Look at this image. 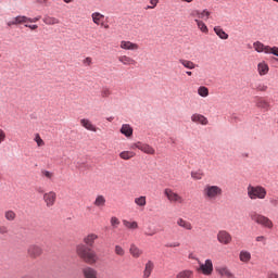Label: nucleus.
Segmentation results:
<instances>
[{"label": "nucleus", "mask_w": 278, "mask_h": 278, "mask_svg": "<svg viewBox=\"0 0 278 278\" xmlns=\"http://www.w3.org/2000/svg\"><path fill=\"white\" fill-rule=\"evenodd\" d=\"M97 240H99V235L91 232L84 238L83 242L85 244H78L76 247V254L78 257L83 260L85 264H89L90 266H94V264L99 262V254H97L91 248H88L94 247V242H97Z\"/></svg>", "instance_id": "obj_1"}, {"label": "nucleus", "mask_w": 278, "mask_h": 278, "mask_svg": "<svg viewBox=\"0 0 278 278\" xmlns=\"http://www.w3.org/2000/svg\"><path fill=\"white\" fill-rule=\"evenodd\" d=\"M202 194L206 201H216L223 197V188L217 185H206L203 188Z\"/></svg>", "instance_id": "obj_2"}, {"label": "nucleus", "mask_w": 278, "mask_h": 278, "mask_svg": "<svg viewBox=\"0 0 278 278\" xmlns=\"http://www.w3.org/2000/svg\"><path fill=\"white\" fill-rule=\"evenodd\" d=\"M249 216L253 223L261 225V227H264L265 229H273L275 227L273 219L268 218L266 215L252 211Z\"/></svg>", "instance_id": "obj_3"}, {"label": "nucleus", "mask_w": 278, "mask_h": 278, "mask_svg": "<svg viewBox=\"0 0 278 278\" xmlns=\"http://www.w3.org/2000/svg\"><path fill=\"white\" fill-rule=\"evenodd\" d=\"M247 192L251 201H255L257 199L264 200L266 199V194H267L266 188L262 186H253V185L248 186Z\"/></svg>", "instance_id": "obj_4"}, {"label": "nucleus", "mask_w": 278, "mask_h": 278, "mask_svg": "<svg viewBox=\"0 0 278 278\" xmlns=\"http://www.w3.org/2000/svg\"><path fill=\"white\" fill-rule=\"evenodd\" d=\"M190 18H193V21H210L212 18V12H210L207 9L199 10L193 9L189 13Z\"/></svg>", "instance_id": "obj_5"}, {"label": "nucleus", "mask_w": 278, "mask_h": 278, "mask_svg": "<svg viewBox=\"0 0 278 278\" xmlns=\"http://www.w3.org/2000/svg\"><path fill=\"white\" fill-rule=\"evenodd\" d=\"M164 197H166L167 201L169 203H179L182 204L185 202L184 197H181L179 193L175 192V190L170 188H165L163 191Z\"/></svg>", "instance_id": "obj_6"}, {"label": "nucleus", "mask_w": 278, "mask_h": 278, "mask_svg": "<svg viewBox=\"0 0 278 278\" xmlns=\"http://www.w3.org/2000/svg\"><path fill=\"white\" fill-rule=\"evenodd\" d=\"M130 149H139V151H142L147 155H155V148L140 141L132 143Z\"/></svg>", "instance_id": "obj_7"}, {"label": "nucleus", "mask_w": 278, "mask_h": 278, "mask_svg": "<svg viewBox=\"0 0 278 278\" xmlns=\"http://www.w3.org/2000/svg\"><path fill=\"white\" fill-rule=\"evenodd\" d=\"M233 240V237L231 236V233H229V231L227 230H219L217 232V242H219V244H231Z\"/></svg>", "instance_id": "obj_8"}, {"label": "nucleus", "mask_w": 278, "mask_h": 278, "mask_svg": "<svg viewBox=\"0 0 278 278\" xmlns=\"http://www.w3.org/2000/svg\"><path fill=\"white\" fill-rule=\"evenodd\" d=\"M55 201H58V193H55V191H48L43 193L46 207H53V205H55Z\"/></svg>", "instance_id": "obj_9"}, {"label": "nucleus", "mask_w": 278, "mask_h": 278, "mask_svg": "<svg viewBox=\"0 0 278 278\" xmlns=\"http://www.w3.org/2000/svg\"><path fill=\"white\" fill-rule=\"evenodd\" d=\"M27 255L31 260H37V257L42 255V248L38 244H30L27 249Z\"/></svg>", "instance_id": "obj_10"}, {"label": "nucleus", "mask_w": 278, "mask_h": 278, "mask_svg": "<svg viewBox=\"0 0 278 278\" xmlns=\"http://www.w3.org/2000/svg\"><path fill=\"white\" fill-rule=\"evenodd\" d=\"M199 270L206 277H210V275L214 273V264L212 263V260H206L204 263H201Z\"/></svg>", "instance_id": "obj_11"}, {"label": "nucleus", "mask_w": 278, "mask_h": 278, "mask_svg": "<svg viewBox=\"0 0 278 278\" xmlns=\"http://www.w3.org/2000/svg\"><path fill=\"white\" fill-rule=\"evenodd\" d=\"M119 48L123 49L124 51H138L140 49V46L129 40H122L119 42Z\"/></svg>", "instance_id": "obj_12"}, {"label": "nucleus", "mask_w": 278, "mask_h": 278, "mask_svg": "<svg viewBox=\"0 0 278 278\" xmlns=\"http://www.w3.org/2000/svg\"><path fill=\"white\" fill-rule=\"evenodd\" d=\"M216 273L222 278H236V275H233L231 273V269H229V267H227V266L216 267Z\"/></svg>", "instance_id": "obj_13"}, {"label": "nucleus", "mask_w": 278, "mask_h": 278, "mask_svg": "<svg viewBox=\"0 0 278 278\" xmlns=\"http://www.w3.org/2000/svg\"><path fill=\"white\" fill-rule=\"evenodd\" d=\"M118 62L121 64H123V66H136V64H138V62L128 55H121L117 58Z\"/></svg>", "instance_id": "obj_14"}, {"label": "nucleus", "mask_w": 278, "mask_h": 278, "mask_svg": "<svg viewBox=\"0 0 278 278\" xmlns=\"http://www.w3.org/2000/svg\"><path fill=\"white\" fill-rule=\"evenodd\" d=\"M191 121L193 123H195L197 125H208L210 121L207 119V117H205L204 115L202 114H199V113H194L191 115Z\"/></svg>", "instance_id": "obj_15"}, {"label": "nucleus", "mask_w": 278, "mask_h": 278, "mask_svg": "<svg viewBox=\"0 0 278 278\" xmlns=\"http://www.w3.org/2000/svg\"><path fill=\"white\" fill-rule=\"evenodd\" d=\"M84 278H99V271L93 267H85L83 269Z\"/></svg>", "instance_id": "obj_16"}, {"label": "nucleus", "mask_w": 278, "mask_h": 278, "mask_svg": "<svg viewBox=\"0 0 278 278\" xmlns=\"http://www.w3.org/2000/svg\"><path fill=\"white\" fill-rule=\"evenodd\" d=\"M253 48H254V51H256L257 53H266V54H268L270 46H266V45H264L261 41H255L253 43Z\"/></svg>", "instance_id": "obj_17"}, {"label": "nucleus", "mask_w": 278, "mask_h": 278, "mask_svg": "<svg viewBox=\"0 0 278 278\" xmlns=\"http://www.w3.org/2000/svg\"><path fill=\"white\" fill-rule=\"evenodd\" d=\"M268 71H270V67L265 61L257 64V73L261 77H264V75H268Z\"/></svg>", "instance_id": "obj_18"}, {"label": "nucleus", "mask_w": 278, "mask_h": 278, "mask_svg": "<svg viewBox=\"0 0 278 278\" xmlns=\"http://www.w3.org/2000/svg\"><path fill=\"white\" fill-rule=\"evenodd\" d=\"M91 18H92V22L94 23V25H100L101 27H103V25H104L103 21L105 20V15H103L99 12H93L91 14Z\"/></svg>", "instance_id": "obj_19"}, {"label": "nucleus", "mask_w": 278, "mask_h": 278, "mask_svg": "<svg viewBox=\"0 0 278 278\" xmlns=\"http://www.w3.org/2000/svg\"><path fill=\"white\" fill-rule=\"evenodd\" d=\"M256 108H260V110H264L265 112H268V110H270V102H268L264 98H257Z\"/></svg>", "instance_id": "obj_20"}, {"label": "nucleus", "mask_w": 278, "mask_h": 278, "mask_svg": "<svg viewBox=\"0 0 278 278\" xmlns=\"http://www.w3.org/2000/svg\"><path fill=\"white\" fill-rule=\"evenodd\" d=\"M153 268H155V263H153V261H148L144 265L143 278L151 277V273H153Z\"/></svg>", "instance_id": "obj_21"}, {"label": "nucleus", "mask_w": 278, "mask_h": 278, "mask_svg": "<svg viewBox=\"0 0 278 278\" xmlns=\"http://www.w3.org/2000/svg\"><path fill=\"white\" fill-rule=\"evenodd\" d=\"M129 253H130L131 257H134L135 260H138L139 257H142L143 252L136 244H131L129 248Z\"/></svg>", "instance_id": "obj_22"}, {"label": "nucleus", "mask_w": 278, "mask_h": 278, "mask_svg": "<svg viewBox=\"0 0 278 278\" xmlns=\"http://www.w3.org/2000/svg\"><path fill=\"white\" fill-rule=\"evenodd\" d=\"M119 131L123 136H126V138H131V136H134V128H131L129 124H124Z\"/></svg>", "instance_id": "obj_23"}, {"label": "nucleus", "mask_w": 278, "mask_h": 278, "mask_svg": "<svg viewBox=\"0 0 278 278\" xmlns=\"http://www.w3.org/2000/svg\"><path fill=\"white\" fill-rule=\"evenodd\" d=\"M176 224L178 227H181L182 229H186L187 231H192V223L184 219V218H178Z\"/></svg>", "instance_id": "obj_24"}, {"label": "nucleus", "mask_w": 278, "mask_h": 278, "mask_svg": "<svg viewBox=\"0 0 278 278\" xmlns=\"http://www.w3.org/2000/svg\"><path fill=\"white\" fill-rule=\"evenodd\" d=\"M239 260L242 264H249V262H251V252L241 250L239 253Z\"/></svg>", "instance_id": "obj_25"}, {"label": "nucleus", "mask_w": 278, "mask_h": 278, "mask_svg": "<svg viewBox=\"0 0 278 278\" xmlns=\"http://www.w3.org/2000/svg\"><path fill=\"white\" fill-rule=\"evenodd\" d=\"M81 127H85L88 131H97V126L90 122V119L83 118L80 119Z\"/></svg>", "instance_id": "obj_26"}, {"label": "nucleus", "mask_w": 278, "mask_h": 278, "mask_svg": "<svg viewBox=\"0 0 278 278\" xmlns=\"http://www.w3.org/2000/svg\"><path fill=\"white\" fill-rule=\"evenodd\" d=\"M194 23L202 34H210V28H207V25L205 22H203V20H194Z\"/></svg>", "instance_id": "obj_27"}, {"label": "nucleus", "mask_w": 278, "mask_h": 278, "mask_svg": "<svg viewBox=\"0 0 278 278\" xmlns=\"http://www.w3.org/2000/svg\"><path fill=\"white\" fill-rule=\"evenodd\" d=\"M105 203H108V200L104 198L103 194H98L96 197V200L93 201V205L96 207H104L105 206Z\"/></svg>", "instance_id": "obj_28"}, {"label": "nucleus", "mask_w": 278, "mask_h": 278, "mask_svg": "<svg viewBox=\"0 0 278 278\" xmlns=\"http://www.w3.org/2000/svg\"><path fill=\"white\" fill-rule=\"evenodd\" d=\"M179 64H181L185 68H188L189 71H194L197 68V64L190 60L180 59Z\"/></svg>", "instance_id": "obj_29"}, {"label": "nucleus", "mask_w": 278, "mask_h": 278, "mask_svg": "<svg viewBox=\"0 0 278 278\" xmlns=\"http://www.w3.org/2000/svg\"><path fill=\"white\" fill-rule=\"evenodd\" d=\"M214 31L216 36H218V38H220L222 40H227L229 38V35L225 33V30L220 28V26H215Z\"/></svg>", "instance_id": "obj_30"}, {"label": "nucleus", "mask_w": 278, "mask_h": 278, "mask_svg": "<svg viewBox=\"0 0 278 278\" xmlns=\"http://www.w3.org/2000/svg\"><path fill=\"white\" fill-rule=\"evenodd\" d=\"M176 278H194V271L190 269L181 270L176 275Z\"/></svg>", "instance_id": "obj_31"}, {"label": "nucleus", "mask_w": 278, "mask_h": 278, "mask_svg": "<svg viewBox=\"0 0 278 278\" xmlns=\"http://www.w3.org/2000/svg\"><path fill=\"white\" fill-rule=\"evenodd\" d=\"M135 204L137 207H147V197L146 195H140L135 198Z\"/></svg>", "instance_id": "obj_32"}, {"label": "nucleus", "mask_w": 278, "mask_h": 278, "mask_svg": "<svg viewBox=\"0 0 278 278\" xmlns=\"http://www.w3.org/2000/svg\"><path fill=\"white\" fill-rule=\"evenodd\" d=\"M43 23L45 25H60V21L56 17H52L49 15L43 17Z\"/></svg>", "instance_id": "obj_33"}, {"label": "nucleus", "mask_w": 278, "mask_h": 278, "mask_svg": "<svg viewBox=\"0 0 278 278\" xmlns=\"http://www.w3.org/2000/svg\"><path fill=\"white\" fill-rule=\"evenodd\" d=\"M4 218L5 220H9L10 223L16 220V213L12 210L4 212Z\"/></svg>", "instance_id": "obj_34"}, {"label": "nucleus", "mask_w": 278, "mask_h": 278, "mask_svg": "<svg viewBox=\"0 0 278 278\" xmlns=\"http://www.w3.org/2000/svg\"><path fill=\"white\" fill-rule=\"evenodd\" d=\"M204 174L201 170H192L191 172V179H193L194 181H201V179H203Z\"/></svg>", "instance_id": "obj_35"}, {"label": "nucleus", "mask_w": 278, "mask_h": 278, "mask_svg": "<svg viewBox=\"0 0 278 278\" xmlns=\"http://www.w3.org/2000/svg\"><path fill=\"white\" fill-rule=\"evenodd\" d=\"M123 225L126 229H138V222H129L127 219H123Z\"/></svg>", "instance_id": "obj_36"}, {"label": "nucleus", "mask_w": 278, "mask_h": 278, "mask_svg": "<svg viewBox=\"0 0 278 278\" xmlns=\"http://www.w3.org/2000/svg\"><path fill=\"white\" fill-rule=\"evenodd\" d=\"M121 160H131V157H136V154L131 151H123L119 153Z\"/></svg>", "instance_id": "obj_37"}, {"label": "nucleus", "mask_w": 278, "mask_h": 278, "mask_svg": "<svg viewBox=\"0 0 278 278\" xmlns=\"http://www.w3.org/2000/svg\"><path fill=\"white\" fill-rule=\"evenodd\" d=\"M114 253L118 257H125V248L117 244L114 247Z\"/></svg>", "instance_id": "obj_38"}, {"label": "nucleus", "mask_w": 278, "mask_h": 278, "mask_svg": "<svg viewBox=\"0 0 278 278\" xmlns=\"http://www.w3.org/2000/svg\"><path fill=\"white\" fill-rule=\"evenodd\" d=\"M198 94H199L200 97H203V98L210 97V89H207V87H204V86L199 87V89H198Z\"/></svg>", "instance_id": "obj_39"}, {"label": "nucleus", "mask_w": 278, "mask_h": 278, "mask_svg": "<svg viewBox=\"0 0 278 278\" xmlns=\"http://www.w3.org/2000/svg\"><path fill=\"white\" fill-rule=\"evenodd\" d=\"M16 18H17L18 25H27V23H29V17L25 15H17Z\"/></svg>", "instance_id": "obj_40"}, {"label": "nucleus", "mask_w": 278, "mask_h": 278, "mask_svg": "<svg viewBox=\"0 0 278 278\" xmlns=\"http://www.w3.org/2000/svg\"><path fill=\"white\" fill-rule=\"evenodd\" d=\"M41 175L42 177H46V179H53V177H55V174H53V172L47 170V169H42L41 170Z\"/></svg>", "instance_id": "obj_41"}, {"label": "nucleus", "mask_w": 278, "mask_h": 278, "mask_svg": "<svg viewBox=\"0 0 278 278\" xmlns=\"http://www.w3.org/2000/svg\"><path fill=\"white\" fill-rule=\"evenodd\" d=\"M111 226L113 227V229H117L118 228V225H121V219H118V217L116 216H113L111 217Z\"/></svg>", "instance_id": "obj_42"}, {"label": "nucleus", "mask_w": 278, "mask_h": 278, "mask_svg": "<svg viewBox=\"0 0 278 278\" xmlns=\"http://www.w3.org/2000/svg\"><path fill=\"white\" fill-rule=\"evenodd\" d=\"M112 96V90L110 88L105 87L101 90V97L102 99H108V97Z\"/></svg>", "instance_id": "obj_43"}, {"label": "nucleus", "mask_w": 278, "mask_h": 278, "mask_svg": "<svg viewBox=\"0 0 278 278\" xmlns=\"http://www.w3.org/2000/svg\"><path fill=\"white\" fill-rule=\"evenodd\" d=\"M35 142H37L38 147H45V140H42L39 134L35 136Z\"/></svg>", "instance_id": "obj_44"}, {"label": "nucleus", "mask_w": 278, "mask_h": 278, "mask_svg": "<svg viewBox=\"0 0 278 278\" xmlns=\"http://www.w3.org/2000/svg\"><path fill=\"white\" fill-rule=\"evenodd\" d=\"M179 247H181V243H180L179 241H174V242H172V243H167V244H166V248H167V249H177V248H179Z\"/></svg>", "instance_id": "obj_45"}, {"label": "nucleus", "mask_w": 278, "mask_h": 278, "mask_svg": "<svg viewBox=\"0 0 278 278\" xmlns=\"http://www.w3.org/2000/svg\"><path fill=\"white\" fill-rule=\"evenodd\" d=\"M14 25H18V18L16 16L7 22V26L9 27H14Z\"/></svg>", "instance_id": "obj_46"}, {"label": "nucleus", "mask_w": 278, "mask_h": 278, "mask_svg": "<svg viewBox=\"0 0 278 278\" xmlns=\"http://www.w3.org/2000/svg\"><path fill=\"white\" fill-rule=\"evenodd\" d=\"M267 54L276 55V58H278V47L269 46V50H268Z\"/></svg>", "instance_id": "obj_47"}, {"label": "nucleus", "mask_w": 278, "mask_h": 278, "mask_svg": "<svg viewBox=\"0 0 278 278\" xmlns=\"http://www.w3.org/2000/svg\"><path fill=\"white\" fill-rule=\"evenodd\" d=\"M256 90H257L258 92H266V90H268V86H266V85H264V84H258V85L256 86Z\"/></svg>", "instance_id": "obj_48"}, {"label": "nucleus", "mask_w": 278, "mask_h": 278, "mask_svg": "<svg viewBox=\"0 0 278 278\" xmlns=\"http://www.w3.org/2000/svg\"><path fill=\"white\" fill-rule=\"evenodd\" d=\"M5 130L0 128V144H2V142H5Z\"/></svg>", "instance_id": "obj_49"}, {"label": "nucleus", "mask_w": 278, "mask_h": 278, "mask_svg": "<svg viewBox=\"0 0 278 278\" xmlns=\"http://www.w3.org/2000/svg\"><path fill=\"white\" fill-rule=\"evenodd\" d=\"M10 232L8 226H0V236H5Z\"/></svg>", "instance_id": "obj_50"}, {"label": "nucleus", "mask_w": 278, "mask_h": 278, "mask_svg": "<svg viewBox=\"0 0 278 278\" xmlns=\"http://www.w3.org/2000/svg\"><path fill=\"white\" fill-rule=\"evenodd\" d=\"M83 64H85V66H92V58L87 56L84 59Z\"/></svg>", "instance_id": "obj_51"}, {"label": "nucleus", "mask_w": 278, "mask_h": 278, "mask_svg": "<svg viewBox=\"0 0 278 278\" xmlns=\"http://www.w3.org/2000/svg\"><path fill=\"white\" fill-rule=\"evenodd\" d=\"M256 242H261L262 244H266V237L265 236H258L255 238Z\"/></svg>", "instance_id": "obj_52"}, {"label": "nucleus", "mask_w": 278, "mask_h": 278, "mask_svg": "<svg viewBox=\"0 0 278 278\" xmlns=\"http://www.w3.org/2000/svg\"><path fill=\"white\" fill-rule=\"evenodd\" d=\"M156 231L151 229V228H148L144 232V236H155Z\"/></svg>", "instance_id": "obj_53"}, {"label": "nucleus", "mask_w": 278, "mask_h": 278, "mask_svg": "<svg viewBox=\"0 0 278 278\" xmlns=\"http://www.w3.org/2000/svg\"><path fill=\"white\" fill-rule=\"evenodd\" d=\"M150 3L152 7H148L147 10H153L157 5V0H151Z\"/></svg>", "instance_id": "obj_54"}, {"label": "nucleus", "mask_w": 278, "mask_h": 278, "mask_svg": "<svg viewBox=\"0 0 278 278\" xmlns=\"http://www.w3.org/2000/svg\"><path fill=\"white\" fill-rule=\"evenodd\" d=\"M25 27H28V29H31L33 31H36V29H38V25H28V24H25Z\"/></svg>", "instance_id": "obj_55"}, {"label": "nucleus", "mask_w": 278, "mask_h": 278, "mask_svg": "<svg viewBox=\"0 0 278 278\" xmlns=\"http://www.w3.org/2000/svg\"><path fill=\"white\" fill-rule=\"evenodd\" d=\"M40 20V16H37V17H28V23H38V21Z\"/></svg>", "instance_id": "obj_56"}, {"label": "nucleus", "mask_w": 278, "mask_h": 278, "mask_svg": "<svg viewBox=\"0 0 278 278\" xmlns=\"http://www.w3.org/2000/svg\"><path fill=\"white\" fill-rule=\"evenodd\" d=\"M268 278H278V274L277 273H269Z\"/></svg>", "instance_id": "obj_57"}, {"label": "nucleus", "mask_w": 278, "mask_h": 278, "mask_svg": "<svg viewBox=\"0 0 278 278\" xmlns=\"http://www.w3.org/2000/svg\"><path fill=\"white\" fill-rule=\"evenodd\" d=\"M185 1L186 3H192L194 0H181Z\"/></svg>", "instance_id": "obj_58"}, {"label": "nucleus", "mask_w": 278, "mask_h": 278, "mask_svg": "<svg viewBox=\"0 0 278 278\" xmlns=\"http://www.w3.org/2000/svg\"><path fill=\"white\" fill-rule=\"evenodd\" d=\"M186 75H188V77H192V72H186Z\"/></svg>", "instance_id": "obj_59"}, {"label": "nucleus", "mask_w": 278, "mask_h": 278, "mask_svg": "<svg viewBox=\"0 0 278 278\" xmlns=\"http://www.w3.org/2000/svg\"><path fill=\"white\" fill-rule=\"evenodd\" d=\"M64 3H73V0H63Z\"/></svg>", "instance_id": "obj_60"}, {"label": "nucleus", "mask_w": 278, "mask_h": 278, "mask_svg": "<svg viewBox=\"0 0 278 278\" xmlns=\"http://www.w3.org/2000/svg\"><path fill=\"white\" fill-rule=\"evenodd\" d=\"M108 121L112 123V121H114V117H109Z\"/></svg>", "instance_id": "obj_61"}, {"label": "nucleus", "mask_w": 278, "mask_h": 278, "mask_svg": "<svg viewBox=\"0 0 278 278\" xmlns=\"http://www.w3.org/2000/svg\"><path fill=\"white\" fill-rule=\"evenodd\" d=\"M274 1V3H278V0H273Z\"/></svg>", "instance_id": "obj_62"}, {"label": "nucleus", "mask_w": 278, "mask_h": 278, "mask_svg": "<svg viewBox=\"0 0 278 278\" xmlns=\"http://www.w3.org/2000/svg\"><path fill=\"white\" fill-rule=\"evenodd\" d=\"M109 27H110L109 25L104 26L105 29H108Z\"/></svg>", "instance_id": "obj_63"}]
</instances>
